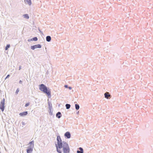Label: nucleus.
I'll return each mask as SVG.
<instances>
[{
	"mask_svg": "<svg viewBox=\"0 0 153 153\" xmlns=\"http://www.w3.org/2000/svg\"><path fill=\"white\" fill-rule=\"evenodd\" d=\"M25 2L26 4H27L29 5H30L31 4V2L30 0H25Z\"/></svg>",
	"mask_w": 153,
	"mask_h": 153,
	"instance_id": "8",
	"label": "nucleus"
},
{
	"mask_svg": "<svg viewBox=\"0 0 153 153\" xmlns=\"http://www.w3.org/2000/svg\"><path fill=\"white\" fill-rule=\"evenodd\" d=\"M65 87L66 88H68V86L67 85H65Z\"/></svg>",
	"mask_w": 153,
	"mask_h": 153,
	"instance_id": "22",
	"label": "nucleus"
},
{
	"mask_svg": "<svg viewBox=\"0 0 153 153\" xmlns=\"http://www.w3.org/2000/svg\"><path fill=\"white\" fill-rule=\"evenodd\" d=\"M65 136L66 137L68 138H69L70 137V134L69 132H67L65 134Z\"/></svg>",
	"mask_w": 153,
	"mask_h": 153,
	"instance_id": "7",
	"label": "nucleus"
},
{
	"mask_svg": "<svg viewBox=\"0 0 153 153\" xmlns=\"http://www.w3.org/2000/svg\"><path fill=\"white\" fill-rule=\"evenodd\" d=\"M79 149L80 150V151H77V153H83V149L81 147H80L79 148Z\"/></svg>",
	"mask_w": 153,
	"mask_h": 153,
	"instance_id": "10",
	"label": "nucleus"
},
{
	"mask_svg": "<svg viewBox=\"0 0 153 153\" xmlns=\"http://www.w3.org/2000/svg\"><path fill=\"white\" fill-rule=\"evenodd\" d=\"M4 102L5 100L3 99L1 101L0 103V109L2 111H4Z\"/></svg>",
	"mask_w": 153,
	"mask_h": 153,
	"instance_id": "4",
	"label": "nucleus"
},
{
	"mask_svg": "<svg viewBox=\"0 0 153 153\" xmlns=\"http://www.w3.org/2000/svg\"><path fill=\"white\" fill-rule=\"evenodd\" d=\"M51 37L50 36H48L46 37V40L48 42H50L51 40Z\"/></svg>",
	"mask_w": 153,
	"mask_h": 153,
	"instance_id": "12",
	"label": "nucleus"
},
{
	"mask_svg": "<svg viewBox=\"0 0 153 153\" xmlns=\"http://www.w3.org/2000/svg\"><path fill=\"white\" fill-rule=\"evenodd\" d=\"M61 113L60 112H58L56 114V117L59 118L61 117Z\"/></svg>",
	"mask_w": 153,
	"mask_h": 153,
	"instance_id": "11",
	"label": "nucleus"
},
{
	"mask_svg": "<svg viewBox=\"0 0 153 153\" xmlns=\"http://www.w3.org/2000/svg\"><path fill=\"white\" fill-rule=\"evenodd\" d=\"M34 143L33 141H32L29 143V144L30 145V147H28L27 150V153H31L33 150V148L34 147Z\"/></svg>",
	"mask_w": 153,
	"mask_h": 153,
	"instance_id": "3",
	"label": "nucleus"
},
{
	"mask_svg": "<svg viewBox=\"0 0 153 153\" xmlns=\"http://www.w3.org/2000/svg\"><path fill=\"white\" fill-rule=\"evenodd\" d=\"M9 76H10V75H8L7 76V77H6L5 79H6V78H8L9 77Z\"/></svg>",
	"mask_w": 153,
	"mask_h": 153,
	"instance_id": "20",
	"label": "nucleus"
},
{
	"mask_svg": "<svg viewBox=\"0 0 153 153\" xmlns=\"http://www.w3.org/2000/svg\"><path fill=\"white\" fill-rule=\"evenodd\" d=\"M19 89L18 88L17 90H16V94H18V93L19 92Z\"/></svg>",
	"mask_w": 153,
	"mask_h": 153,
	"instance_id": "18",
	"label": "nucleus"
},
{
	"mask_svg": "<svg viewBox=\"0 0 153 153\" xmlns=\"http://www.w3.org/2000/svg\"><path fill=\"white\" fill-rule=\"evenodd\" d=\"M28 114L27 112V111L23 112H22L20 113L19 115L22 117H23L25 116L26 115Z\"/></svg>",
	"mask_w": 153,
	"mask_h": 153,
	"instance_id": "6",
	"label": "nucleus"
},
{
	"mask_svg": "<svg viewBox=\"0 0 153 153\" xmlns=\"http://www.w3.org/2000/svg\"><path fill=\"white\" fill-rule=\"evenodd\" d=\"M38 40V39L36 37L33 38L32 39V40L34 41H37Z\"/></svg>",
	"mask_w": 153,
	"mask_h": 153,
	"instance_id": "17",
	"label": "nucleus"
},
{
	"mask_svg": "<svg viewBox=\"0 0 153 153\" xmlns=\"http://www.w3.org/2000/svg\"><path fill=\"white\" fill-rule=\"evenodd\" d=\"M57 143L56 144L57 152L59 153H62L61 149L63 148L64 153H69L70 152V149L68 144L66 142L62 143L60 137L58 136L57 137Z\"/></svg>",
	"mask_w": 153,
	"mask_h": 153,
	"instance_id": "1",
	"label": "nucleus"
},
{
	"mask_svg": "<svg viewBox=\"0 0 153 153\" xmlns=\"http://www.w3.org/2000/svg\"><path fill=\"white\" fill-rule=\"evenodd\" d=\"M29 103H27L25 104V107H27L28 106H29Z\"/></svg>",
	"mask_w": 153,
	"mask_h": 153,
	"instance_id": "19",
	"label": "nucleus"
},
{
	"mask_svg": "<svg viewBox=\"0 0 153 153\" xmlns=\"http://www.w3.org/2000/svg\"><path fill=\"white\" fill-rule=\"evenodd\" d=\"M105 97L107 99H108V97H110V95L109 94V93L106 92L104 94Z\"/></svg>",
	"mask_w": 153,
	"mask_h": 153,
	"instance_id": "9",
	"label": "nucleus"
},
{
	"mask_svg": "<svg viewBox=\"0 0 153 153\" xmlns=\"http://www.w3.org/2000/svg\"><path fill=\"white\" fill-rule=\"evenodd\" d=\"M71 105L69 104H66V107L67 109H68L70 108Z\"/></svg>",
	"mask_w": 153,
	"mask_h": 153,
	"instance_id": "14",
	"label": "nucleus"
},
{
	"mask_svg": "<svg viewBox=\"0 0 153 153\" xmlns=\"http://www.w3.org/2000/svg\"><path fill=\"white\" fill-rule=\"evenodd\" d=\"M22 82V81L20 80V81H19V83H21Z\"/></svg>",
	"mask_w": 153,
	"mask_h": 153,
	"instance_id": "23",
	"label": "nucleus"
},
{
	"mask_svg": "<svg viewBox=\"0 0 153 153\" xmlns=\"http://www.w3.org/2000/svg\"><path fill=\"white\" fill-rule=\"evenodd\" d=\"M39 89L47 95L48 97L50 98L51 92L50 90H48L47 87L43 84H41L39 86Z\"/></svg>",
	"mask_w": 153,
	"mask_h": 153,
	"instance_id": "2",
	"label": "nucleus"
},
{
	"mask_svg": "<svg viewBox=\"0 0 153 153\" xmlns=\"http://www.w3.org/2000/svg\"><path fill=\"white\" fill-rule=\"evenodd\" d=\"M69 88L71 90V89H72V88H71V87H69Z\"/></svg>",
	"mask_w": 153,
	"mask_h": 153,
	"instance_id": "21",
	"label": "nucleus"
},
{
	"mask_svg": "<svg viewBox=\"0 0 153 153\" xmlns=\"http://www.w3.org/2000/svg\"><path fill=\"white\" fill-rule=\"evenodd\" d=\"M23 16L25 18L27 19H28L29 18L28 15L27 14H25L23 15Z\"/></svg>",
	"mask_w": 153,
	"mask_h": 153,
	"instance_id": "13",
	"label": "nucleus"
},
{
	"mask_svg": "<svg viewBox=\"0 0 153 153\" xmlns=\"http://www.w3.org/2000/svg\"><path fill=\"white\" fill-rule=\"evenodd\" d=\"M41 48V45L40 44H38L35 45L31 47V48L33 50L37 48Z\"/></svg>",
	"mask_w": 153,
	"mask_h": 153,
	"instance_id": "5",
	"label": "nucleus"
},
{
	"mask_svg": "<svg viewBox=\"0 0 153 153\" xmlns=\"http://www.w3.org/2000/svg\"><path fill=\"white\" fill-rule=\"evenodd\" d=\"M10 45H7L5 47V50H7L8 49V48H10Z\"/></svg>",
	"mask_w": 153,
	"mask_h": 153,
	"instance_id": "16",
	"label": "nucleus"
},
{
	"mask_svg": "<svg viewBox=\"0 0 153 153\" xmlns=\"http://www.w3.org/2000/svg\"><path fill=\"white\" fill-rule=\"evenodd\" d=\"M75 107L76 108L77 110H78L79 109V105L78 104H75Z\"/></svg>",
	"mask_w": 153,
	"mask_h": 153,
	"instance_id": "15",
	"label": "nucleus"
}]
</instances>
